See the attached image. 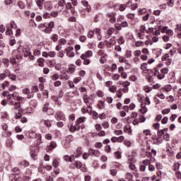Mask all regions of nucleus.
I'll return each mask as SVG.
<instances>
[{
    "label": "nucleus",
    "instance_id": "4c0bfd02",
    "mask_svg": "<svg viewBox=\"0 0 181 181\" xmlns=\"http://www.w3.org/2000/svg\"><path fill=\"white\" fill-rule=\"evenodd\" d=\"M125 57L127 59H131V57H132V51L127 50L125 54Z\"/></svg>",
    "mask_w": 181,
    "mask_h": 181
},
{
    "label": "nucleus",
    "instance_id": "680f3d73",
    "mask_svg": "<svg viewBox=\"0 0 181 181\" xmlns=\"http://www.w3.org/2000/svg\"><path fill=\"white\" fill-rule=\"evenodd\" d=\"M146 12H147L146 8H141L139 10V15H145Z\"/></svg>",
    "mask_w": 181,
    "mask_h": 181
},
{
    "label": "nucleus",
    "instance_id": "ddd939ff",
    "mask_svg": "<svg viewBox=\"0 0 181 181\" xmlns=\"http://www.w3.org/2000/svg\"><path fill=\"white\" fill-rule=\"evenodd\" d=\"M60 78H61V80H63L64 81H67V80H69L70 76L69 75H67V74L66 72H64L60 75Z\"/></svg>",
    "mask_w": 181,
    "mask_h": 181
},
{
    "label": "nucleus",
    "instance_id": "7c9ffc66",
    "mask_svg": "<svg viewBox=\"0 0 181 181\" xmlns=\"http://www.w3.org/2000/svg\"><path fill=\"white\" fill-rule=\"evenodd\" d=\"M158 30L161 32V33H165V32L168 31V26L162 27V25H159Z\"/></svg>",
    "mask_w": 181,
    "mask_h": 181
},
{
    "label": "nucleus",
    "instance_id": "dca6fc26",
    "mask_svg": "<svg viewBox=\"0 0 181 181\" xmlns=\"http://www.w3.org/2000/svg\"><path fill=\"white\" fill-rule=\"evenodd\" d=\"M127 18H128V19H132V21H135V22H139L138 18H135L134 13H128Z\"/></svg>",
    "mask_w": 181,
    "mask_h": 181
},
{
    "label": "nucleus",
    "instance_id": "5fc2aeb1",
    "mask_svg": "<svg viewBox=\"0 0 181 181\" xmlns=\"http://www.w3.org/2000/svg\"><path fill=\"white\" fill-rule=\"evenodd\" d=\"M163 90H165V91H166V93H169V91H172V86L168 85L167 86H165Z\"/></svg>",
    "mask_w": 181,
    "mask_h": 181
},
{
    "label": "nucleus",
    "instance_id": "f257e3e1",
    "mask_svg": "<svg viewBox=\"0 0 181 181\" xmlns=\"http://www.w3.org/2000/svg\"><path fill=\"white\" fill-rule=\"evenodd\" d=\"M148 166L149 172H155V165L151 164V160L145 159L142 161L139 169L141 172H145L146 167Z\"/></svg>",
    "mask_w": 181,
    "mask_h": 181
},
{
    "label": "nucleus",
    "instance_id": "603ef678",
    "mask_svg": "<svg viewBox=\"0 0 181 181\" xmlns=\"http://www.w3.org/2000/svg\"><path fill=\"white\" fill-rule=\"evenodd\" d=\"M100 155H101V153H100V151L95 150L93 151V156H95L96 158H100Z\"/></svg>",
    "mask_w": 181,
    "mask_h": 181
},
{
    "label": "nucleus",
    "instance_id": "a878e982",
    "mask_svg": "<svg viewBox=\"0 0 181 181\" xmlns=\"http://www.w3.org/2000/svg\"><path fill=\"white\" fill-rule=\"evenodd\" d=\"M125 179H127L128 181H132V179H134V175L131 173H127Z\"/></svg>",
    "mask_w": 181,
    "mask_h": 181
},
{
    "label": "nucleus",
    "instance_id": "423d86ee",
    "mask_svg": "<svg viewBox=\"0 0 181 181\" xmlns=\"http://www.w3.org/2000/svg\"><path fill=\"white\" fill-rule=\"evenodd\" d=\"M65 50L66 52V56H68V57H74L75 56V54L74 52V47H69Z\"/></svg>",
    "mask_w": 181,
    "mask_h": 181
},
{
    "label": "nucleus",
    "instance_id": "0eeeda50",
    "mask_svg": "<svg viewBox=\"0 0 181 181\" xmlns=\"http://www.w3.org/2000/svg\"><path fill=\"white\" fill-rule=\"evenodd\" d=\"M55 118L57 119V121H60V119L64 121V114L62 112H57L55 115Z\"/></svg>",
    "mask_w": 181,
    "mask_h": 181
},
{
    "label": "nucleus",
    "instance_id": "37998d69",
    "mask_svg": "<svg viewBox=\"0 0 181 181\" xmlns=\"http://www.w3.org/2000/svg\"><path fill=\"white\" fill-rule=\"evenodd\" d=\"M144 33H142V32L138 33L137 36H138L139 39H140L141 40L145 39V34Z\"/></svg>",
    "mask_w": 181,
    "mask_h": 181
},
{
    "label": "nucleus",
    "instance_id": "b1692460",
    "mask_svg": "<svg viewBox=\"0 0 181 181\" xmlns=\"http://www.w3.org/2000/svg\"><path fill=\"white\" fill-rule=\"evenodd\" d=\"M64 160H66V162H73V160H74V156H64Z\"/></svg>",
    "mask_w": 181,
    "mask_h": 181
},
{
    "label": "nucleus",
    "instance_id": "f8f14e48",
    "mask_svg": "<svg viewBox=\"0 0 181 181\" xmlns=\"http://www.w3.org/2000/svg\"><path fill=\"white\" fill-rule=\"evenodd\" d=\"M81 4L85 6L87 12H90L91 11V6L88 5V1L83 0L81 1Z\"/></svg>",
    "mask_w": 181,
    "mask_h": 181
},
{
    "label": "nucleus",
    "instance_id": "e433bc0d",
    "mask_svg": "<svg viewBox=\"0 0 181 181\" xmlns=\"http://www.w3.org/2000/svg\"><path fill=\"white\" fill-rule=\"evenodd\" d=\"M97 54L98 56L103 57L107 55V54L105 53V51L104 49H100L98 51Z\"/></svg>",
    "mask_w": 181,
    "mask_h": 181
},
{
    "label": "nucleus",
    "instance_id": "6e6552de",
    "mask_svg": "<svg viewBox=\"0 0 181 181\" xmlns=\"http://www.w3.org/2000/svg\"><path fill=\"white\" fill-rule=\"evenodd\" d=\"M83 100L85 104L88 105V104H90V101H91V98L89 97L88 95H87V94L83 93Z\"/></svg>",
    "mask_w": 181,
    "mask_h": 181
},
{
    "label": "nucleus",
    "instance_id": "58836bf2",
    "mask_svg": "<svg viewBox=\"0 0 181 181\" xmlns=\"http://www.w3.org/2000/svg\"><path fill=\"white\" fill-rule=\"evenodd\" d=\"M25 111L26 114H33L35 112V110L32 107H27Z\"/></svg>",
    "mask_w": 181,
    "mask_h": 181
},
{
    "label": "nucleus",
    "instance_id": "79ce46f5",
    "mask_svg": "<svg viewBox=\"0 0 181 181\" xmlns=\"http://www.w3.org/2000/svg\"><path fill=\"white\" fill-rule=\"evenodd\" d=\"M117 42L119 45H124V43H125V39L124 38V37L120 36L117 40Z\"/></svg>",
    "mask_w": 181,
    "mask_h": 181
},
{
    "label": "nucleus",
    "instance_id": "9b49d317",
    "mask_svg": "<svg viewBox=\"0 0 181 181\" xmlns=\"http://www.w3.org/2000/svg\"><path fill=\"white\" fill-rule=\"evenodd\" d=\"M115 43V40L114 38H111L108 41H106V46L107 47H111L112 46H114Z\"/></svg>",
    "mask_w": 181,
    "mask_h": 181
},
{
    "label": "nucleus",
    "instance_id": "9d476101",
    "mask_svg": "<svg viewBox=\"0 0 181 181\" xmlns=\"http://www.w3.org/2000/svg\"><path fill=\"white\" fill-rule=\"evenodd\" d=\"M108 18H110V22L111 23H115L117 22V18H115V14L114 13H109L107 14Z\"/></svg>",
    "mask_w": 181,
    "mask_h": 181
},
{
    "label": "nucleus",
    "instance_id": "4d7b16f0",
    "mask_svg": "<svg viewBox=\"0 0 181 181\" xmlns=\"http://www.w3.org/2000/svg\"><path fill=\"white\" fill-rule=\"evenodd\" d=\"M114 32H115V29L113 28H109V30H107V35L109 36H111V35H112V33H114Z\"/></svg>",
    "mask_w": 181,
    "mask_h": 181
},
{
    "label": "nucleus",
    "instance_id": "6ab92c4d",
    "mask_svg": "<svg viewBox=\"0 0 181 181\" xmlns=\"http://www.w3.org/2000/svg\"><path fill=\"white\" fill-rule=\"evenodd\" d=\"M52 8H53V5L52 4V2L47 1L45 4V8L47 9V11H51Z\"/></svg>",
    "mask_w": 181,
    "mask_h": 181
},
{
    "label": "nucleus",
    "instance_id": "8fccbe9b",
    "mask_svg": "<svg viewBox=\"0 0 181 181\" xmlns=\"http://www.w3.org/2000/svg\"><path fill=\"white\" fill-rule=\"evenodd\" d=\"M21 166H23L24 168H26L27 166H29V162L24 160L21 162Z\"/></svg>",
    "mask_w": 181,
    "mask_h": 181
},
{
    "label": "nucleus",
    "instance_id": "f3484780",
    "mask_svg": "<svg viewBox=\"0 0 181 181\" xmlns=\"http://www.w3.org/2000/svg\"><path fill=\"white\" fill-rule=\"evenodd\" d=\"M69 129L71 132H74L75 131H77V129H80V126L77 124L75 125L71 124L69 127Z\"/></svg>",
    "mask_w": 181,
    "mask_h": 181
},
{
    "label": "nucleus",
    "instance_id": "0e129e2a",
    "mask_svg": "<svg viewBox=\"0 0 181 181\" xmlns=\"http://www.w3.org/2000/svg\"><path fill=\"white\" fill-rule=\"evenodd\" d=\"M30 156L33 158V159H36V158H37V154H36V152L33 151H30Z\"/></svg>",
    "mask_w": 181,
    "mask_h": 181
},
{
    "label": "nucleus",
    "instance_id": "20e7f679",
    "mask_svg": "<svg viewBox=\"0 0 181 181\" xmlns=\"http://www.w3.org/2000/svg\"><path fill=\"white\" fill-rule=\"evenodd\" d=\"M18 52L21 53V52H23V54H24V57H29V56H30V54H32V52L26 49V48H23V47L21 46L18 47Z\"/></svg>",
    "mask_w": 181,
    "mask_h": 181
},
{
    "label": "nucleus",
    "instance_id": "a211bd4d",
    "mask_svg": "<svg viewBox=\"0 0 181 181\" xmlns=\"http://www.w3.org/2000/svg\"><path fill=\"white\" fill-rule=\"evenodd\" d=\"M41 122L42 124H44V125H45V127L47 128H50V127H52V122H50V120L49 119H42Z\"/></svg>",
    "mask_w": 181,
    "mask_h": 181
},
{
    "label": "nucleus",
    "instance_id": "49530a36",
    "mask_svg": "<svg viewBox=\"0 0 181 181\" xmlns=\"http://www.w3.org/2000/svg\"><path fill=\"white\" fill-rule=\"evenodd\" d=\"M109 91H110V93H115V91H117V86L113 85L110 86L109 88Z\"/></svg>",
    "mask_w": 181,
    "mask_h": 181
},
{
    "label": "nucleus",
    "instance_id": "3c124183",
    "mask_svg": "<svg viewBox=\"0 0 181 181\" xmlns=\"http://www.w3.org/2000/svg\"><path fill=\"white\" fill-rule=\"evenodd\" d=\"M121 153H122L119 151L115 152V156L116 159H121V158H122Z\"/></svg>",
    "mask_w": 181,
    "mask_h": 181
},
{
    "label": "nucleus",
    "instance_id": "2f4dec72",
    "mask_svg": "<svg viewBox=\"0 0 181 181\" xmlns=\"http://www.w3.org/2000/svg\"><path fill=\"white\" fill-rule=\"evenodd\" d=\"M37 63L40 67H43V66H45V59L42 58H40L37 59Z\"/></svg>",
    "mask_w": 181,
    "mask_h": 181
},
{
    "label": "nucleus",
    "instance_id": "69168bd1",
    "mask_svg": "<svg viewBox=\"0 0 181 181\" xmlns=\"http://www.w3.org/2000/svg\"><path fill=\"white\" fill-rule=\"evenodd\" d=\"M129 168L131 170H136V167L134 165V163H131L129 165Z\"/></svg>",
    "mask_w": 181,
    "mask_h": 181
},
{
    "label": "nucleus",
    "instance_id": "aec40b11",
    "mask_svg": "<svg viewBox=\"0 0 181 181\" xmlns=\"http://www.w3.org/2000/svg\"><path fill=\"white\" fill-rule=\"evenodd\" d=\"M66 9H71V13H75L76 11H75V8L73 7V6H71V3H67L66 4Z\"/></svg>",
    "mask_w": 181,
    "mask_h": 181
},
{
    "label": "nucleus",
    "instance_id": "39448f33",
    "mask_svg": "<svg viewBox=\"0 0 181 181\" xmlns=\"http://www.w3.org/2000/svg\"><path fill=\"white\" fill-rule=\"evenodd\" d=\"M163 62H165L167 66L172 64V59L169 57V54H165L162 57Z\"/></svg>",
    "mask_w": 181,
    "mask_h": 181
},
{
    "label": "nucleus",
    "instance_id": "393cba45",
    "mask_svg": "<svg viewBox=\"0 0 181 181\" xmlns=\"http://www.w3.org/2000/svg\"><path fill=\"white\" fill-rule=\"evenodd\" d=\"M44 2L45 0H35V3L37 4V6L40 8V9H42V8H43Z\"/></svg>",
    "mask_w": 181,
    "mask_h": 181
},
{
    "label": "nucleus",
    "instance_id": "72a5a7b5",
    "mask_svg": "<svg viewBox=\"0 0 181 181\" xmlns=\"http://www.w3.org/2000/svg\"><path fill=\"white\" fill-rule=\"evenodd\" d=\"M128 160L129 162H131V163H135V162H136V160H135V157L134 156V155H129L128 156Z\"/></svg>",
    "mask_w": 181,
    "mask_h": 181
},
{
    "label": "nucleus",
    "instance_id": "338daca9",
    "mask_svg": "<svg viewBox=\"0 0 181 181\" xmlns=\"http://www.w3.org/2000/svg\"><path fill=\"white\" fill-rule=\"evenodd\" d=\"M144 90L146 93H151L152 89L151 88V87L146 86L144 87Z\"/></svg>",
    "mask_w": 181,
    "mask_h": 181
},
{
    "label": "nucleus",
    "instance_id": "412c9836",
    "mask_svg": "<svg viewBox=\"0 0 181 181\" xmlns=\"http://www.w3.org/2000/svg\"><path fill=\"white\" fill-rule=\"evenodd\" d=\"M108 57V54L106 55H103L102 57H100L99 62L101 64H104L105 63L107 62V59Z\"/></svg>",
    "mask_w": 181,
    "mask_h": 181
},
{
    "label": "nucleus",
    "instance_id": "bb28decb",
    "mask_svg": "<svg viewBox=\"0 0 181 181\" xmlns=\"http://www.w3.org/2000/svg\"><path fill=\"white\" fill-rule=\"evenodd\" d=\"M121 78V75L118 74H114L112 75V80H114V81H118Z\"/></svg>",
    "mask_w": 181,
    "mask_h": 181
},
{
    "label": "nucleus",
    "instance_id": "6e6d98bb",
    "mask_svg": "<svg viewBox=\"0 0 181 181\" xmlns=\"http://www.w3.org/2000/svg\"><path fill=\"white\" fill-rule=\"evenodd\" d=\"M170 112V108H166L162 110V114L163 115H166V114H169Z\"/></svg>",
    "mask_w": 181,
    "mask_h": 181
},
{
    "label": "nucleus",
    "instance_id": "09e8293b",
    "mask_svg": "<svg viewBox=\"0 0 181 181\" xmlns=\"http://www.w3.org/2000/svg\"><path fill=\"white\" fill-rule=\"evenodd\" d=\"M14 108L16 110H18V111H21V103L16 102L14 104Z\"/></svg>",
    "mask_w": 181,
    "mask_h": 181
},
{
    "label": "nucleus",
    "instance_id": "c03bdc74",
    "mask_svg": "<svg viewBox=\"0 0 181 181\" xmlns=\"http://www.w3.org/2000/svg\"><path fill=\"white\" fill-rule=\"evenodd\" d=\"M157 78H158V80H162L165 78V74H163V73H160V71L159 72H158Z\"/></svg>",
    "mask_w": 181,
    "mask_h": 181
},
{
    "label": "nucleus",
    "instance_id": "052dcab7",
    "mask_svg": "<svg viewBox=\"0 0 181 181\" xmlns=\"http://www.w3.org/2000/svg\"><path fill=\"white\" fill-rule=\"evenodd\" d=\"M116 95L118 97V98H121V97H122V92L121 91V89L116 91Z\"/></svg>",
    "mask_w": 181,
    "mask_h": 181
},
{
    "label": "nucleus",
    "instance_id": "1a4fd4ad",
    "mask_svg": "<svg viewBox=\"0 0 181 181\" xmlns=\"http://www.w3.org/2000/svg\"><path fill=\"white\" fill-rule=\"evenodd\" d=\"M168 132V128H165L163 129H161L160 131H158L157 132V135L158 136H159V138H162L163 136H164V135Z\"/></svg>",
    "mask_w": 181,
    "mask_h": 181
},
{
    "label": "nucleus",
    "instance_id": "a19ab883",
    "mask_svg": "<svg viewBox=\"0 0 181 181\" xmlns=\"http://www.w3.org/2000/svg\"><path fill=\"white\" fill-rule=\"evenodd\" d=\"M51 78L53 81H56V80H59V78H60V75H59V74H54L51 76Z\"/></svg>",
    "mask_w": 181,
    "mask_h": 181
},
{
    "label": "nucleus",
    "instance_id": "473e14b6",
    "mask_svg": "<svg viewBox=\"0 0 181 181\" xmlns=\"http://www.w3.org/2000/svg\"><path fill=\"white\" fill-rule=\"evenodd\" d=\"M98 107L100 109V110H104L105 108V103L104 102H99L98 103Z\"/></svg>",
    "mask_w": 181,
    "mask_h": 181
},
{
    "label": "nucleus",
    "instance_id": "a18cd8bd",
    "mask_svg": "<svg viewBox=\"0 0 181 181\" xmlns=\"http://www.w3.org/2000/svg\"><path fill=\"white\" fill-rule=\"evenodd\" d=\"M50 39L54 42H57V40H59V35H57V34H54L52 37H50Z\"/></svg>",
    "mask_w": 181,
    "mask_h": 181
},
{
    "label": "nucleus",
    "instance_id": "7ed1b4c3",
    "mask_svg": "<svg viewBox=\"0 0 181 181\" xmlns=\"http://www.w3.org/2000/svg\"><path fill=\"white\" fill-rule=\"evenodd\" d=\"M70 168L71 169H76V168L77 169H81L82 172H87V168H86V167H83V163L80 161H76L75 163H71L70 165Z\"/></svg>",
    "mask_w": 181,
    "mask_h": 181
},
{
    "label": "nucleus",
    "instance_id": "bf43d9fd",
    "mask_svg": "<svg viewBox=\"0 0 181 181\" xmlns=\"http://www.w3.org/2000/svg\"><path fill=\"white\" fill-rule=\"evenodd\" d=\"M175 32L180 33L181 32V24H177L175 28Z\"/></svg>",
    "mask_w": 181,
    "mask_h": 181
},
{
    "label": "nucleus",
    "instance_id": "13d9d810",
    "mask_svg": "<svg viewBox=\"0 0 181 181\" xmlns=\"http://www.w3.org/2000/svg\"><path fill=\"white\" fill-rule=\"evenodd\" d=\"M59 6H60L61 8H63L64 6V5H66V1L65 0H61L59 1L58 3Z\"/></svg>",
    "mask_w": 181,
    "mask_h": 181
},
{
    "label": "nucleus",
    "instance_id": "2eb2a0df",
    "mask_svg": "<svg viewBox=\"0 0 181 181\" xmlns=\"http://www.w3.org/2000/svg\"><path fill=\"white\" fill-rule=\"evenodd\" d=\"M124 132H125L126 134H132V129H131V126L130 125H127L124 127Z\"/></svg>",
    "mask_w": 181,
    "mask_h": 181
},
{
    "label": "nucleus",
    "instance_id": "de8ad7c7",
    "mask_svg": "<svg viewBox=\"0 0 181 181\" xmlns=\"http://www.w3.org/2000/svg\"><path fill=\"white\" fill-rule=\"evenodd\" d=\"M160 71L165 76V74H168V73H169V69L168 68H163L160 70Z\"/></svg>",
    "mask_w": 181,
    "mask_h": 181
},
{
    "label": "nucleus",
    "instance_id": "e2e57ef3",
    "mask_svg": "<svg viewBox=\"0 0 181 181\" xmlns=\"http://www.w3.org/2000/svg\"><path fill=\"white\" fill-rule=\"evenodd\" d=\"M93 36H94V31L90 30V31H89V32L88 33L87 37H88L89 39H91Z\"/></svg>",
    "mask_w": 181,
    "mask_h": 181
},
{
    "label": "nucleus",
    "instance_id": "864d4df0",
    "mask_svg": "<svg viewBox=\"0 0 181 181\" xmlns=\"http://www.w3.org/2000/svg\"><path fill=\"white\" fill-rule=\"evenodd\" d=\"M8 77L9 78H11V80H12L13 81H15V80H16V75L13 74H8Z\"/></svg>",
    "mask_w": 181,
    "mask_h": 181
},
{
    "label": "nucleus",
    "instance_id": "4be33fe9",
    "mask_svg": "<svg viewBox=\"0 0 181 181\" xmlns=\"http://www.w3.org/2000/svg\"><path fill=\"white\" fill-rule=\"evenodd\" d=\"M12 98H13V100H16V101H21V100H22V97H20V95L16 92H14L12 94Z\"/></svg>",
    "mask_w": 181,
    "mask_h": 181
},
{
    "label": "nucleus",
    "instance_id": "5701e85b",
    "mask_svg": "<svg viewBox=\"0 0 181 181\" xmlns=\"http://www.w3.org/2000/svg\"><path fill=\"white\" fill-rule=\"evenodd\" d=\"M28 136L32 139H35L37 138V134H36V132H35L34 131H30L28 133Z\"/></svg>",
    "mask_w": 181,
    "mask_h": 181
},
{
    "label": "nucleus",
    "instance_id": "4468645a",
    "mask_svg": "<svg viewBox=\"0 0 181 181\" xmlns=\"http://www.w3.org/2000/svg\"><path fill=\"white\" fill-rule=\"evenodd\" d=\"M23 94H26L28 95V98H32V97H33V95H30V90L28 88L23 90Z\"/></svg>",
    "mask_w": 181,
    "mask_h": 181
},
{
    "label": "nucleus",
    "instance_id": "774afa93",
    "mask_svg": "<svg viewBox=\"0 0 181 181\" xmlns=\"http://www.w3.org/2000/svg\"><path fill=\"white\" fill-rule=\"evenodd\" d=\"M32 93H37L39 91V89L37 88V86H34L31 88Z\"/></svg>",
    "mask_w": 181,
    "mask_h": 181
},
{
    "label": "nucleus",
    "instance_id": "f704fd0d",
    "mask_svg": "<svg viewBox=\"0 0 181 181\" xmlns=\"http://www.w3.org/2000/svg\"><path fill=\"white\" fill-rule=\"evenodd\" d=\"M83 152L81 151V148H78L77 149H76V153H75V156H76V158H80V156H81V153H82Z\"/></svg>",
    "mask_w": 181,
    "mask_h": 181
},
{
    "label": "nucleus",
    "instance_id": "ea45409f",
    "mask_svg": "<svg viewBox=\"0 0 181 181\" xmlns=\"http://www.w3.org/2000/svg\"><path fill=\"white\" fill-rule=\"evenodd\" d=\"M12 145H13V140L8 139L6 141V146H8V148H12Z\"/></svg>",
    "mask_w": 181,
    "mask_h": 181
},
{
    "label": "nucleus",
    "instance_id": "c756f323",
    "mask_svg": "<svg viewBox=\"0 0 181 181\" xmlns=\"http://www.w3.org/2000/svg\"><path fill=\"white\" fill-rule=\"evenodd\" d=\"M75 71H76V67L74 66H71L67 70L68 74H74Z\"/></svg>",
    "mask_w": 181,
    "mask_h": 181
},
{
    "label": "nucleus",
    "instance_id": "f03ea898",
    "mask_svg": "<svg viewBox=\"0 0 181 181\" xmlns=\"http://www.w3.org/2000/svg\"><path fill=\"white\" fill-rule=\"evenodd\" d=\"M90 57H93V51L88 50L86 53L81 55V60H83V63L85 66L90 64Z\"/></svg>",
    "mask_w": 181,
    "mask_h": 181
},
{
    "label": "nucleus",
    "instance_id": "c85d7f7f",
    "mask_svg": "<svg viewBox=\"0 0 181 181\" xmlns=\"http://www.w3.org/2000/svg\"><path fill=\"white\" fill-rule=\"evenodd\" d=\"M173 168H174L175 172H177V170L180 169V164L178 162H175L173 164Z\"/></svg>",
    "mask_w": 181,
    "mask_h": 181
},
{
    "label": "nucleus",
    "instance_id": "cd10ccee",
    "mask_svg": "<svg viewBox=\"0 0 181 181\" xmlns=\"http://www.w3.org/2000/svg\"><path fill=\"white\" fill-rule=\"evenodd\" d=\"M145 42H142L141 40L136 41L134 44V46L136 47H142V46H144Z\"/></svg>",
    "mask_w": 181,
    "mask_h": 181
},
{
    "label": "nucleus",
    "instance_id": "c9c22d12",
    "mask_svg": "<svg viewBox=\"0 0 181 181\" xmlns=\"http://www.w3.org/2000/svg\"><path fill=\"white\" fill-rule=\"evenodd\" d=\"M142 54V51L139 49H136L134 52V57H139Z\"/></svg>",
    "mask_w": 181,
    "mask_h": 181
}]
</instances>
